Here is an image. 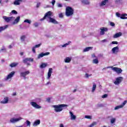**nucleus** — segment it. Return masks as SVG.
<instances>
[{"mask_svg":"<svg viewBox=\"0 0 127 127\" xmlns=\"http://www.w3.org/2000/svg\"><path fill=\"white\" fill-rule=\"evenodd\" d=\"M67 107H68V105L66 104H58L53 106V108H54V111L56 113H60V112H62V111H63L64 109H66Z\"/></svg>","mask_w":127,"mask_h":127,"instance_id":"f257e3e1","label":"nucleus"},{"mask_svg":"<svg viewBox=\"0 0 127 127\" xmlns=\"http://www.w3.org/2000/svg\"><path fill=\"white\" fill-rule=\"evenodd\" d=\"M23 118H22L21 117L19 116V114H15L14 115V117L11 118L10 119L9 122L11 124H15L16 123H19L20 121H22Z\"/></svg>","mask_w":127,"mask_h":127,"instance_id":"f03ea898","label":"nucleus"},{"mask_svg":"<svg viewBox=\"0 0 127 127\" xmlns=\"http://www.w3.org/2000/svg\"><path fill=\"white\" fill-rule=\"evenodd\" d=\"M74 14V9L71 6H67L65 8V15L66 16H72Z\"/></svg>","mask_w":127,"mask_h":127,"instance_id":"7ed1b4c3","label":"nucleus"},{"mask_svg":"<svg viewBox=\"0 0 127 127\" xmlns=\"http://www.w3.org/2000/svg\"><path fill=\"white\" fill-rule=\"evenodd\" d=\"M123 80L124 77L120 76L116 78L113 81V83L116 86H119V85H120V84L123 82Z\"/></svg>","mask_w":127,"mask_h":127,"instance_id":"20e7f679","label":"nucleus"},{"mask_svg":"<svg viewBox=\"0 0 127 127\" xmlns=\"http://www.w3.org/2000/svg\"><path fill=\"white\" fill-rule=\"evenodd\" d=\"M14 74H15V71L11 72L4 78V81H9V82H10V81H11L12 77L14 76Z\"/></svg>","mask_w":127,"mask_h":127,"instance_id":"39448f33","label":"nucleus"},{"mask_svg":"<svg viewBox=\"0 0 127 127\" xmlns=\"http://www.w3.org/2000/svg\"><path fill=\"white\" fill-rule=\"evenodd\" d=\"M23 62L24 64L27 65V66H30V63L29 62H33V59L32 58H25L23 60Z\"/></svg>","mask_w":127,"mask_h":127,"instance_id":"423d86ee","label":"nucleus"},{"mask_svg":"<svg viewBox=\"0 0 127 127\" xmlns=\"http://www.w3.org/2000/svg\"><path fill=\"white\" fill-rule=\"evenodd\" d=\"M15 17L13 16H11V17H7L6 16H3V19H4V21L6 22H10V21H12V20H14Z\"/></svg>","mask_w":127,"mask_h":127,"instance_id":"0eeeda50","label":"nucleus"},{"mask_svg":"<svg viewBox=\"0 0 127 127\" xmlns=\"http://www.w3.org/2000/svg\"><path fill=\"white\" fill-rule=\"evenodd\" d=\"M53 73V68L50 67L49 68L47 76V80H50L51 79V75Z\"/></svg>","mask_w":127,"mask_h":127,"instance_id":"6e6552de","label":"nucleus"},{"mask_svg":"<svg viewBox=\"0 0 127 127\" xmlns=\"http://www.w3.org/2000/svg\"><path fill=\"white\" fill-rule=\"evenodd\" d=\"M30 105H31V106H32V107L35 109H41V106H40L39 105H38L37 103L34 101H31L30 103Z\"/></svg>","mask_w":127,"mask_h":127,"instance_id":"1a4fd4ad","label":"nucleus"},{"mask_svg":"<svg viewBox=\"0 0 127 127\" xmlns=\"http://www.w3.org/2000/svg\"><path fill=\"white\" fill-rule=\"evenodd\" d=\"M127 100H125L121 105L117 106L115 107L114 110L116 111V110H119V109H123V107H125V105L127 104Z\"/></svg>","mask_w":127,"mask_h":127,"instance_id":"9d476101","label":"nucleus"},{"mask_svg":"<svg viewBox=\"0 0 127 127\" xmlns=\"http://www.w3.org/2000/svg\"><path fill=\"white\" fill-rule=\"evenodd\" d=\"M109 30V29L106 27H101L100 28V35H104L105 34V32H107Z\"/></svg>","mask_w":127,"mask_h":127,"instance_id":"9b49d317","label":"nucleus"},{"mask_svg":"<svg viewBox=\"0 0 127 127\" xmlns=\"http://www.w3.org/2000/svg\"><path fill=\"white\" fill-rule=\"evenodd\" d=\"M69 114L70 120L71 121H75L76 119H77L76 115H74V113H73L71 111H69Z\"/></svg>","mask_w":127,"mask_h":127,"instance_id":"f8f14e48","label":"nucleus"},{"mask_svg":"<svg viewBox=\"0 0 127 127\" xmlns=\"http://www.w3.org/2000/svg\"><path fill=\"white\" fill-rule=\"evenodd\" d=\"M30 73L29 72V70H27L26 71L21 72L20 73V76L21 77H23L24 79H26V75H28Z\"/></svg>","mask_w":127,"mask_h":127,"instance_id":"ddd939ff","label":"nucleus"},{"mask_svg":"<svg viewBox=\"0 0 127 127\" xmlns=\"http://www.w3.org/2000/svg\"><path fill=\"white\" fill-rule=\"evenodd\" d=\"M112 70L114 71V72H116L118 74H121L122 72H123V70H122L120 68L114 67H112Z\"/></svg>","mask_w":127,"mask_h":127,"instance_id":"4468645a","label":"nucleus"},{"mask_svg":"<svg viewBox=\"0 0 127 127\" xmlns=\"http://www.w3.org/2000/svg\"><path fill=\"white\" fill-rule=\"evenodd\" d=\"M50 54V53L49 52H46V53H42L38 55L37 58L38 59H40V58H42L44 56H47Z\"/></svg>","mask_w":127,"mask_h":127,"instance_id":"2eb2a0df","label":"nucleus"},{"mask_svg":"<svg viewBox=\"0 0 127 127\" xmlns=\"http://www.w3.org/2000/svg\"><path fill=\"white\" fill-rule=\"evenodd\" d=\"M119 47H115L112 49V52L113 54H117L119 51Z\"/></svg>","mask_w":127,"mask_h":127,"instance_id":"dca6fc26","label":"nucleus"},{"mask_svg":"<svg viewBox=\"0 0 127 127\" xmlns=\"http://www.w3.org/2000/svg\"><path fill=\"white\" fill-rule=\"evenodd\" d=\"M52 14H53L52 12L49 11L48 12L46 13L44 16V18H46V17H47L49 19L51 18V16H52Z\"/></svg>","mask_w":127,"mask_h":127,"instance_id":"f3484780","label":"nucleus"},{"mask_svg":"<svg viewBox=\"0 0 127 127\" xmlns=\"http://www.w3.org/2000/svg\"><path fill=\"white\" fill-rule=\"evenodd\" d=\"M108 118L110 119V123L111 124V125H114V124L116 123L117 119L115 118H113L112 116H109L108 117Z\"/></svg>","mask_w":127,"mask_h":127,"instance_id":"a211bd4d","label":"nucleus"},{"mask_svg":"<svg viewBox=\"0 0 127 127\" xmlns=\"http://www.w3.org/2000/svg\"><path fill=\"white\" fill-rule=\"evenodd\" d=\"M110 0H104L101 2L99 3L100 6H104V5H106L108 2H109V1Z\"/></svg>","mask_w":127,"mask_h":127,"instance_id":"6ab92c4d","label":"nucleus"},{"mask_svg":"<svg viewBox=\"0 0 127 127\" xmlns=\"http://www.w3.org/2000/svg\"><path fill=\"white\" fill-rule=\"evenodd\" d=\"M8 103V97H5L3 100L0 101V104H7Z\"/></svg>","mask_w":127,"mask_h":127,"instance_id":"aec40b11","label":"nucleus"},{"mask_svg":"<svg viewBox=\"0 0 127 127\" xmlns=\"http://www.w3.org/2000/svg\"><path fill=\"white\" fill-rule=\"evenodd\" d=\"M19 20H20V16H18L14 20V21L12 23V24H17L18 22H19Z\"/></svg>","mask_w":127,"mask_h":127,"instance_id":"412c9836","label":"nucleus"},{"mask_svg":"<svg viewBox=\"0 0 127 127\" xmlns=\"http://www.w3.org/2000/svg\"><path fill=\"white\" fill-rule=\"evenodd\" d=\"M22 2V0H15L13 2L14 5H19Z\"/></svg>","mask_w":127,"mask_h":127,"instance_id":"4be33fe9","label":"nucleus"},{"mask_svg":"<svg viewBox=\"0 0 127 127\" xmlns=\"http://www.w3.org/2000/svg\"><path fill=\"white\" fill-rule=\"evenodd\" d=\"M49 19V22H51L52 23H54V24H57L58 22L55 20V19L51 17Z\"/></svg>","mask_w":127,"mask_h":127,"instance_id":"5701e85b","label":"nucleus"},{"mask_svg":"<svg viewBox=\"0 0 127 127\" xmlns=\"http://www.w3.org/2000/svg\"><path fill=\"white\" fill-rule=\"evenodd\" d=\"M8 27V25H5L3 26H0V32H1L2 31H3L4 30H5Z\"/></svg>","mask_w":127,"mask_h":127,"instance_id":"b1692460","label":"nucleus"},{"mask_svg":"<svg viewBox=\"0 0 127 127\" xmlns=\"http://www.w3.org/2000/svg\"><path fill=\"white\" fill-rule=\"evenodd\" d=\"M70 43H71V41H69L67 43H65V44H64L63 45L58 46V47H59L60 48H62V47L63 48L67 47V46H68V45H69L70 44Z\"/></svg>","mask_w":127,"mask_h":127,"instance_id":"393cba45","label":"nucleus"},{"mask_svg":"<svg viewBox=\"0 0 127 127\" xmlns=\"http://www.w3.org/2000/svg\"><path fill=\"white\" fill-rule=\"evenodd\" d=\"M122 34H123L122 33V32H119V33H117L116 34H115L113 36V37H114V38H118L119 37H121V36H122Z\"/></svg>","mask_w":127,"mask_h":127,"instance_id":"a878e982","label":"nucleus"},{"mask_svg":"<svg viewBox=\"0 0 127 127\" xmlns=\"http://www.w3.org/2000/svg\"><path fill=\"white\" fill-rule=\"evenodd\" d=\"M39 125H40V120H36L33 124L34 127H36V126H38Z\"/></svg>","mask_w":127,"mask_h":127,"instance_id":"bb28decb","label":"nucleus"},{"mask_svg":"<svg viewBox=\"0 0 127 127\" xmlns=\"http://www.w3.org/2000/svg\"><path fill=\"white\" fill-rule=\"evenodd\" d=\"M48 65V64H47V63H43L40 65V68H41V69H43V68H45V67H47Z\"/></svg>","mask_w":127,"mask_h":127,"instance_id":"cd10ccee","label":"nucleus"},{"mask_svg":"<svg viewBox=\"0 0 127 127\" xmlns=\"http://www.w3.org/2000/svg\"><path fill=\"white\" fill-rule=\"evenodd\" d=\"M17 65H18V63H12L9 65V66L11 68H13L14 67H16Z\"/></svg>","mask_w":127,"mask_h":127,"instance_id":"c85d7f7f","label":"nucleus"},{"mask_svg":"<svg viewBox=\"0 0 127 127\" xmlns=\"http://www.w3.org/2000/svg\"><path fill=\"white\" fill-rule=\"evenodd\" d=\"M81 1L84 4H90L89 0H81Z\"/></svg>","mask_w":127,"mask_h":127,"instance_id":"c756f323","label":"nucleus"},{"mask_svg":"<svg viewBox=\"0 0 127 127\" xmlns=\"http://www.w3.org/2000/svg\"><path fill=\"white\" fill-rule=\"evenodd\" d=\"M92 49H93V47H87V48H85L83 50V52H87L89 51V50H91Z\"/></svg>","mask_w":127,"mask_h":127,"instance_id":"7c9ffc66","label":"nucleus"},{"mask_svg":"<svg viewBox=\"0 0 127 127\" xmlns=\"http://www.w3.org/2000/svg\"><path fill=\"white\" fill-rule=\"evenodd\" d=\"M71 59H72L71 58L67 57L65 59L64 62L65 63H70Z\"/></svg>","mask_w":127,"mask_h":127,"instance_id":"2f4dec72","label":"nucleus"},{"mask_svg":"<svg viewBox=\"0 0 127 127\" xmlns=\"http://www.w3.org/2000/svg\"><path fill=\"white\" fill-rule=\"evenodd\" d=\"M127 16V14L126 13L124 14H122L121 15L120 18H121V19H127V17H126Z\"/></svg>","mask_w":127,"mask_h":127,"instance_id":"473e14b6","label":"nucleus"},{"mask_svg":"<svg viewBox=\"0 0 127 127\" xmlns=\"http://www.w3.org/2000/svg\"><path fill=\"white\" fill-rule=\"evenodd\" d=\"M84 118L85 119H87L88 120H92L93 119V116L91 115H85Z\"/></svg>","mask_w":127,"mask_h":127,"instance_id":"72a5a7b5","label":"nucleus"},{"mask_svg":"<svg viewBox=\"0 0 127 127\" xmlns=\"http://www.w3.org/2000/svg\"><path fill=\"white\" fill-rule=\"evenodd\" d=\"M96 88H97V85L95 83H93V86L92 89V92H95V90H96Z\"/></svg>","mask_w":127,"mask_h":127,"instance_id":"f704fd0d","label":"nucleus"},{"mask_svg":"<svg viewBox=\"0 0 127 127\" xmlns=\"http://www.w3.org/2000/svg\"><path fill=\"white\" fill-rule=\"evenodd\" d=\"M97 125V122H93L89 126V127H94Z\"/></svg>","mask_w":127,"mask_h":127,"instance_id":"c9c22d12","label":"nucleus"},{"mask_svg":"<svg viewBox=\"0 0 127 127\" xmlns=\"http://www.w3.org/2000/svg\"><path fill=\"white\" fill-rule=\"evenodd\" d=\"M25 38H26V37L25 35H23V36H21L20 37V40L21 41H24V40H25Z\"/></svg>","mask_w":127,"mask_h":127,"instance_id":"e433bc0d","label":"nucleus"},{"mask_svg":"<svg viewBox=\"0 0 127 127\" xmlns=\"http://www.w3.org/2000/svg\"><path fill=\"white\" fill-rule=\"evenodd\" d=\"M24 22L30 24L31 23V21L30 19H27L24 21Z\"/></svg>","mask_w":127,"mask_h":127,"instance_id":"4c0bfd02","label":"nucleus"},{"mask_svg":"<svg viewBox=\"0 0 127 127\" xmlns=\"http://www.w3.org/2000/svg\"><path fill=\"white\" fill-rule=\"evenodd\" d=\"M6 52V49L5 48V47H4V46H3L2 49H1L0 50V52Z\"/></svg>","mask_w":127,"mask_h":127,"instance_id":"58836bf2","label":"nucleus"},{"mask_svg":"<svg viewBox=\"0 0 127 127\" xmlns=\"http://www.w3.org/2000/svg\"><path fill=\"white\" fill-rule=\"evenodd\" d=\"M92 76V74L91 73H85V78H89V77H91Z\"/></svg>","mask_w":127,"mask_h":127,"instance_id":"ea45409f","label":"nucleus"},{"mask_svg":"<svg viewBox=\"0 0 127 127\" xmlns=\"http://www.w3.org/2000/svg\"><path fill=\"white\" fill-rule=\"evenodd\" d=\"M39 25V23L38 22H35L33 24V26H34V27H38Z\"/></svg>","mask_w":127,"mask_h":127,"instance_id":"a19ab883","label":"nucleus"},{"mask_svg":"<svg viewBox=\"0 0 127 127\" xmlns=\"http://www.w3.org/2000/svg\"><path fill=\"white\" fill-rule=\"evenodd\" d=\"M26 124L27 127H30L31 123L29 122V121L27 120L26 121Z\"/></svg>","mask_w":127,"mask_h":127,"instance_id":"79ce46f5","label":"nucleus"},{"mask_svg":"<svg viewBox=\"0 0 127 127\" xmlns=\"http://www.w3.org/2000/svg\"><path fill=\"white\" fill-rule=\"evenodd\" d=\"M93 63L94 64H98V63H99V61L98 60V59H95L93 60Z\"/></svg>","mask_w":127,"mask_h":127,"instance_id":"37998d69","label":"nucleus"},{"mask_svg":"<svg viewBox=\"0 0 127 127\" xmlns=\"http://www.w3.org/2000/svg\"><path fill=\"white\" fill-rule=\"evenodd\" d=\"M11 13L12 14H17V11H16L15 10H13L11 11Z\"/></svg>","mask_w":127,"mask_h":127,"instance_id":"c03bdc74","label":"nucleus"},{"mask_svg":"<svg viewBox=\"0 0 127 127\" xmlns=\"http://www.w3.org/2000/svg\"><path fill=\"white\" fill-rule=\"evenodd\" d=\"M40 46H41V44L36 45L35 46H34V47L35 48H39V47H40Z\"/></svg>","mask_w":127,"mask_h":127,"instance_id":"a18cd8bd","label":"nucleus"},{"mask_svg":"<svg viewBox=\"0 0 127 127\" xmlns=\"http://www.w3.org/2000/svg\"><path fill=\"white\" fill-rule=\"evenodd\" d=\"M57 6L58 7H62V6H63V5L62 3H58Z\"/></svg>","mask_w":127,"mask_h":127,"instance_id":"49530a36","label":"nucleus"},{"mask_svg":"<svg viewBox=\"0 0 127 127\" xmlns=\"http://www.w3.org/2000/svg\"><path fill=\"white\" fill-rule=\"evenodd\" d=\"M116 16H117V17H120L121 18V16H122V15H121V14H120V13L117 12L116 13Z\"/></svg>","mask_w":127,"mask_h":127,"instance_id":"de8ad7c7","label":"nucleus"},{"mask_svg":"<svg viewBox=\"0 0 127 127\" xmlns=\"http://www.w3.org/2000/svg\"><path fill=\"white\" fill-rule=\"evenodd\" d=\"M108 97V95L107 94H104L102 96V98L103 99H105L106 98H107Z\"/></svg>","mask_w":127,"mask_h":127,"instance_id":"09e8293b","label":"nucleus"},{"mask_svg":"<svg viewBox=\"0 0 127 127\" xmlns=\"http://www.w3.org/2000/svg\"><path fill=\"white\" fill-rule=\"evenodd\" d=\"M101 42H102L103 43H105V42H108V40L107 39H105L104 40H102Z\"/></svg>","mask_w":127,"mask_h":127,"instance_id":"8fccbe9b","label":"nucleus"},{"mask_svg":"<svg viewBox=\"0 0 127 127\" xmlns=\"http://www.w3.org/2000/svg\"><path fill=\"white\" fill-rule=\"evenodd\" d=\"M55 2H56V0H53L51 2V3L52 4V5H54V4H55Z\"/></svg>","mask_w":127,"mask_h":127,"instance_id":"3c124183","label":"nucleus"},{"mask_svg":"<svg viewBox=\"0 0 127 127\" xmlns=\"http://www.w3.org/2000/svg\"><path fill=\"white\" fill-rule=\"evenodd\" d=\"M59 17H60L61 18H62V17H63V14L62 13L59 14Z\"/></svg>","mask_w":127,"mask_h":127,"instance_id":"603ef678","label":"nucleus"},{"mask_svg":"<svg viewBox=\"0 0 127 127\" xmlns=\"http://www.w3.org/2000/svg\"><path fill=\"white\" fill-rule=\"evenodd\" d=\"M112 44H118V42L117 41H113L111 43Z\"/></svg>","mask_w":127,"mask_h":127,"instance_id":"864d4df0","label":"nucleus"},{"mask_svg":"<svg viewBox=\"0 0 127 127\" xmlns=\"http://www.w3.org/2000/svg\"><path fill=\"white\" fill-rule=\"evenodd\" d=\"M36 48H35L34 47H33V48H32V51H33V53H35V49H36Z\"/></svg>","mask_w":127,"mask_h":127,"instance_id":"5fc2aeb1","label":"nucleus"},{"mask_svg":"<svg viewBox=\"0 0 127 127\" xmlns=\"http://www.w3.org/2000/svg\"><path fill=\"white\" fill-rule=\"evenodd\" d=\"M110 25L111 26H115V23L111 22H110Z\"/></svg>","mask_w":127,"mask_h":127,"instance_id":"6e6d98bb","label":"nucleus"},{"mask_svg":"<svg viewBox=\"0 0 127 127\" xmlns=\"http://www.w3.org/2000/svg\"><path fill=\"white\" fill-rule=\"evenodd\" d=\"M51 82H50V81H48L47 83L45 84L46 86H47L48 85H51Z\"/></svg>","mask_w":127,"mask_h":127,"instance_id":"4d7b16f0","label":"nucleus"},{"mask_svg":"<svg viewBox=\"0 0 127 127\" xmlns=\"http://www.w3.org/2000/svg\"><path fill=\"white\" fill-rule=\"evenodd\" d=\"M110 68H111L112 70H113V68H114V67L110 66H107L106 67V69H110Z\"/></svg>","mask_w":127,"mask_h":127,"instance_id":"13d9d810","label":"nucleus"},{"mask_svg":"<svg viewBox=\"0 0 127 127\" xmlns=\"http://www.w3.org/2000/svg\"><path fill=\"white\" fill-rule=\"evenodd\" d=\"M37 7H39V6H40V2H38L37 4Z\"/></svg>","mask_w":127,"mask_h":127,"instance_id":"bf43d9fd","label":"nucleus"},{"mask_svg":"<svg viewBox=\"0 0 127 127\" xmlns=\"http://www.w3.org/2000/svg\"><path fill=\"white\" fill-rule=\"evenodd\" d=\"M8 48H9V49H11V48H12V45H10L8 47Z\"/></svg>","mask_w":127,"mask_h":127,"instance_id":"052dcab7","label":"nucleus"},{"mask_svg":"<svg viewBox=\"0 0 127 127\" xmlns=\"http://www.w3.org/2000/svg\"><path fill=\"white\" fill-rule=\"evenodd\" d=\"M24 54V53L23 52L20 53V55H21V56H22V55H23Z\"/></svg>","mask_w":127,"mask_h":127,"instance_id":"680f3d73","label":"nucleus"},{"mask_svg":"<svg viewBox=\"0 0 127 127\" xmlns=\"http://www.w3.org/2000/svg\"><path fill=\"white\" fill-rule=\"evenodd\" d=\"M47 101L48 102V103H50V98H48L47 99Z\"/></svg>","mask_w":127,"mask_h":127,"instance_id":"e2e57ef3","label":"nucleus"},{"mask_svg":"<svg viewBox=\"0 0 127 127\" xmlns=\"http://www.w3.org/2000/svg\"><path fill=\"white\" fill-rule=\"evenodd\" d=\"M45 18H44V17L43 18H41V19H40V21H42L43 20H44V19H45Z\"/></svg>","mask_w":127,"mask_h":127,"instance_id":"0e129e2a","label":"nucleus"},{"mask_svg":"<svg viewBox=\"0 0 127 127\" xmlns=\"http://www.w3.org/2000/svg\"><path fill=\"white\" fill-rule=\"evenodd\" d=\"M119 1H120V0H115V2H116V3H118V2H119Z\"/></svg>","mask_w":127,"mask_h":127,"instance_id":"69168bd1","label":"nucleus"},{"mask_svg":"<svg viewBox=\"0 0 127 127\" xmlns=\"http://www.w3.org/2000/svg\"><path fill=\"white\" fill-rule=\"evenodd\" d=\"M13 96H16V92H14L13 93Z\"/></svg>","mask_w":127,"mask_h":127,"instance_id":"338daca9","label":"nucleus"},{"mask_svg":"<svg viewBox=\"0 0 127 127\" xmlns=\"http://www.w3.org/2000/svg\"><path fill=\"white\" fill-rule=\"evenodd\" d=\"M76 91H77V89H74L73 90V92L75 93V92H76Z\"/></svg>","mask_w":127,"mask_h":127,"instance_id":"774afa93","label":"nucleus"}]
</instances>
